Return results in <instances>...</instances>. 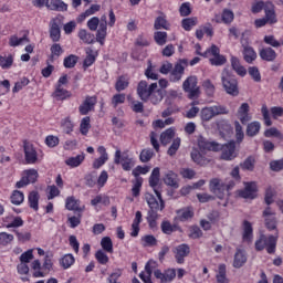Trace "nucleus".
Instances as JSON below:
<instances>
[{
    "mask_svg": "<svg viewBox=\"0 0 283 283\" xmlns=\"http://www.w3.org/2000/svg\"><path fill=\"white\" fill-rule=\"evenodd\" d=\"M197 145L200 147L201 151H222V160H234L238 158V150H235V142H229L226 145L219 144L217 142H211L202 136L197 139Z\"/></svg>",
    "mask_w": 283,
    "mask_h": 283,
    "instance_id": "obj_1",
    "label": "nucleus"
},
{
    "mask_svg": "<svg viewBox=\"0 0 283 283\" xmlns=\"http://www.w3.org/2000/svg\"><path fill=\"white\" fill-rule=\"evenodd\" d=\"M53 258L54 255L52 253H46L42 264L40 260H34L31 263L34 277H45L46 275H50L51 271H54Z\"/></svg>",
    "mask_w": 283,
    "mask_h": 283,
    "instance_id": "obj_2",
    "label": "nucleus"
},
{
    "mask_svg": "<svg viewBox=\"0 0 283 283\" xmlns=\"http://www.w3.org/2000/svg\"><path fill=\"white\" fill-rule=\"evenodd\" d=\"M224 114H229V108H227L224 105L216 104L202 108L200 112V117L205 123H209V120L216 118V116H222Z\"/></svg>",
    "mask_w": 283,
    "mask_h": 283,
    "instance_id": "obj_3",
    "label": "nucleus"
},
{
    "mask_svg": "<svg viewBox=\"0 0 283 283\" xmlns=\"http://www.w3.org/2000/svg\"><path fill=\"white\" fill-rule=\"evenodd\" d=\"M115 165H120L124 171H132L136 167V159L129 155L128 151H120L117 149L114 157Z\"/></svg>",
    "mask_w": 283,
    "mask_h": 283,
    "instance_id": "obj_4",
    "label": "nucleus"
},
{
    "mask_svg": "<svg viewBox=\"0 0 283 283\" xmlns=\"http://www.w3.org/2000/svg\"><path fill=\"white\" fill-rule=\"evenodd\" d=\"M221 83L227 94H230V96H238V94H240V91L238 90V80L231 76L229 71L223 70Z\"/></svg>",
    "mask_w": 283,
    "mask_h": 283,
    "instance_id": "obj_5",
    "label": "nucleus"
},
{
    "mask_svg": "<svg viewBox=\"0 0 283 283\" xmlns=\"http://www.w3.org/2000/svg\"><path fill=\"white\" fill-rule=\"evenodd\" d=\"M277 245V237L276 235H264L261 234L259 240L255 242L256 251H263L266 249L268 253H275V247Z\"/></svg>",
    "mask_w": 283,
    "mask_h": 283,
    "instance_id": "obj_6",
    "label": "nucleus"
},
{
    "mask_svg": "<svg viewBox=\"0 0 283 283\" xmlns=\"http://www.w3.org/2000/svg\"><path fill=\"white\" fill-rule=\"evenodd\" d=\"M203 56L205 59H209L210 64L217 67L227 63V57L220 54V49L214 44H212L210 49H207Z\"/></svg>",
    "mask_w": 283,
    "mask_h": 283,
    "instance_id": "obj_7",
    "label": "nucleus"
},
{
    "mask_svg": "<svg viewBox=\"0 0 283 283\" xmlns=\"http://www.w3.org/2000/svg\"><path fill=\"white\" fill-rule=\"evenodd\" d=\"M233 187V184L224 185L220 179L214 178L210 181V190L216 193L217 197L222 200L226 196H229V189Z\"/></svg>",
    "mask_w": 283,
    "mask_h": 283,
    "instance_id": "obj_8",
    "label": "nucleus"
},
{
    "mask_svg": "<svg viewBox=\"0 0 283 283\" xmlns=\"http://www.w3.org/2000/svg\"><path fill=\"white\" fill-rule=\"evenodd\" d=\"M184 92L188 94L189 98H198L200 87L198 86V77L189 76L182 84Z\"/></svg>",
    "mask_w": 283,
    "mask_h": 283,
    "instance_id": "obj_9",
    "label": "nucleus"
},
{
    "mask_svg": "<svg viewBox=\"0 0 283 283\" xmlns=\"http://www.w3.org/2000/svg\"><path fill=\"white\" fill-rule=\"evenodd\" d=\"M23 147L24 158L28 165H36V163H41V160H43V157L39 155L36 148H34V145L25 142Z\"/></svg>",
    "mask_w": 283,
    "mask_h": 283,
    "instance_id": "obj_10",
    "label": "nucleus"
},
{
    "mask_svg": "<svg viewBox=\"0 0 283 283\" xmlns=\"http://www.w3.org/2000/svg\"><path fill=\"white\" fill-rule=\"evenodd\" d=\"M158 90V83H151L149 86L146 81H140L137 86V94L142 101H149L150 94Z\"/></svg>",
    "mask_w": 283,
    "mask_h": 283,
    "instance_id": "obj_11",
    "label": "nucleus"
},
{
    "mask_svg": "<svg viewBox=\"0 0 283 283\" xmlns=\"http://www.w3.org/2000/svg\"><path fill=\"white\" fill-rule=\"evenodd\" d=\"M155 193L158 199H156V197H154V195L151 193H146V202L151 210L163 211V209H165V201L163 200V196L160 195V191H158V189H155Z\"/></svg>",
    "mask_w": 283,
    "mask_h": 283,
    "instance_id": "obj_12",
    "label": "nucleus"
},
{
    "mask_svg": "<svg viewBox=\"0 0 283 283\" xmlns=\"http://www.w3.org/2000/svg\"><path fill=\"white\" fill-rule=\"evenodd\" d=\"M185 67H187L186 60L177 62L170 71L169 81L171 83H178L181 81L182 76L185 75Z\"/></svg>",
    "mask_w": 283,
    "mask_h": 283,
    "instance_id": "obj_13",
    "label": "nucleus"
},
{
    "mask_svg": "<svg viewBox=\"0 0 283 283\" xmlns=\"http://www.w3.org/2000/svg\"><path fill=\"white\" fill-rule=\"evenodd\" d=\"M207 151H211L209 149H206L202 151V149L199 147L198 149H192L190 156H191V160H193V163H196V165H200L201 167H205V165H209V163H211V159H209V157H207Z\"/></svg>",
    "mask_w": 283,
    "mask_h": 283,
    "instance_id": "obj_14",
    "label": "nucleus"
},
{
    "mask_svg": "<svg viewBox=\"0 0 283 283\" xmlns=\"http://www.w3.org/2000/svg\"><path fill=\"white\" fill-rule=\"evenodd\" d=\"M154 275L161 283L174 282V280H176V269H167L164 272L160 270H156L154 272Z\"/></svg>",
    "mask_w": 283,
    "mask_h": 283,
    "instance_id": "obj_15",
    "label": "nucleus"
},
{
    "mask_svg": "<svg viewBox=\"0 0 283 283\" xmlns=\"http://www.w3.org/2000/svg\"><path fill=\"white\" fill-rule=\"evenodd\" d=\"M96 96H86L78 107V112L82 116H87L88 112H92L96 106Z\"/></svg>",
    "mask_w": 283,
    "mask_h": 283,
    "instance_id": "obj_16",
    "label": "nucleus"
},
{
    "mask_svg": "<svg viewBox=\"0 0 283 283\" xmlns=\"http://www.w3.org/2000/svg\"><path fill=\"white\" fill-rule=\"evenodd\" d=\"M190 251L191 249L187 244L177 245L172 251L175 254L177 264H185V258L189 255Z\"/></svg>",
    "mask_w": 283,
    "mask_h": 283,
    "instance_id": "obj_17",
    "label": "nucleus"
},
{
    "mask_svg": "<svg viewBox=\"0 0 283 283\" xmlns=\"http://www.w3.org/2000/svg\"><path fill=\"white\" fill-rule=\"evenodd\" d=\"M264 19L268 20L269 25L277 23V13L275 12V4L273 2H265Z\"/></svg>",
    "mask_w": 283,
    "mask_h": 283,
    "instance_id": "obj_18",
    "label": "nucleus"
},
{
    "mask_svg": "<svg viewBox=\"0 0 283 283\" xmlns=\"http://www.w3.org/2000/svg\"><path fill=\"white\" fill-rule=\"evenodd\" d=\"M258 193V184L255 181L245 182L244 189L239 192L241 198H249L250 200H253Z\"/></svg>",
    "mask_w": 283,
    "mask_h": 283,
    "instance_id": "obj_19",
    "label": "nucleus"
},
{
    "mask_svg": "<svg viewBox=\"0 0 283 283\" xmlns=\"http://www.w3.org/2000/svg\"><path fill=\"white\" fill-rule=\"evenodd\" d=\"M251 106H249V103H242L237 112V116L239 120L242 123V125H247L249 120H251Z\"/></svg>",
    "mask_w": 283,
    "mask_h": 283,
    "instance_id": "obj_20",
    "label": "nucleus"
},
{
    "mask_svg": "<svg viewBox=\"0 0 283 283\" xmlns=\"http://www.w3.org/2000/svg\"><path fill=\"white\" fill-rule=\"evenodd\" d=\"M157 264H156V261L154 260H149L146 265H145V272H142L139 274V277L140 280L144 282V283H153L151 282V273L154 271V269H156Z\"/></svg>",
    "mask_w": 283,
    "mask_h": 283,
    "instance_id": "obj_21",
    "label": "nucleus"
},
{
    "mask_svg": "<svg viewBox=\"0 0 283 283\" xmlns=\"http://www.w3.org/2000/svg\"><path fill=\"white\" fill-rule=\"evenodd\" d=\"M164 182L167 187H171L172 189H178V187H180L178 175L174 172V170H168L164 175Z\"/></svg>",
    "mask_w": 283,
    "mask_h": 283,
    "instance_id": "obj_22",
    "label": "nucleus"
},
{
    "mask_svg": "<svg viewBox=\"0 0 283 283\" xmlns=\"http://www.w3.org/2000/svg\"><path fill=\"white\" fill-rule=\"evenodd\" d=\"M97 151L101 156H99V158H96L93 161L94 169H101V167H103V165H105V163H107V160H109V155L107 154V149H105L104 146H99L97 148Z\"/></svg>",
    "mask_w": 283,
    "mask_h": 283,
    "instance_id": "obj_23",
    "label": "nucleus"
},
{
    "mask_svg": "<svg viewBox=\"0 0 283 283\" xmlns=\"http://www.w3.org/2000/svg\"><path fill=\"white\" fill-rule=\"evenodd\" d=\"M263 217L265 218V226L270 231H273V229H275L277 221L275 220V212H273V210H271L270 207H268L264 211H263Z\"/></svg>",
    "mask_w": 283,
    "mask_h": 283,
    "instance_id": "obj_24",
    "label": "nucleus"
},
{
    "mask_svg": "<svg viewBox=\"0 0 283 283\" xmlns=\"http://www.w3.org/2000/svg\"><path fill=\"white\" fill-rule=\"evenodd\" d=\"M61 19L55 18L51 21L50 36L52 41L56 42L61 39Z\"/></svg>",
    "mask_w": 283,
    "mask_h": 283,
    "instance_id": "obj_25",
    "label": "nucleus"
},
{
    "mask_svg": "<svg viewBox=\"0 0 283 283\" xmlns=\"http://www.w3.org/2000/svg\"><path fill=\"white\" fill-rule=\"evenodd\" d=\"M233 19H235V14L229 10V9H224L222 11L221 18L220 15H216L214 21L216 23H233Z\"/></svg>",
    "mask_w": 283,
    "mask_h": 283,
    "instance_id": "obj_26",
    "label": "nucleus"
},
{
    "mask_svg": "<svg viewBox=\"0 0 283 283\" xmlns=\"http://www.w3.org/2000/svg\"><path fill=\"white\" fill-rule=\"evenodd\" d=\"M143 222V212L137 211L135 213V219L132 223V238H138V233H140V223Z\"/></svg>",
    "mask_w": 283,
    "mask_h": 283,
    "instance_id": "obj_27",
    "label": "nucleus"
},
{
    "mask_svg": "<svg viewBox=\"0 0 283 283\" xmlns=\"http://www.w3.org/2000/svg\"><path fill=\"white\" fill-rule=\"evenodd\" d=\"M244 264H247V252L238 249L237 253L234 254L233 266L234 269H242Z\"/></svg>",
    "mask_w": 283,
    "mask_h": 283,
    "instance_id": "obj_28",
    "label": "nucleus"
},
{
    "mask_svg": "<svg viewBox=\"0 0 283 283\" xmlns=\"http://www.w3.org/2000/svg\"><path fill=\"white\" fill-rule=\"evenodd\" d=\"M46 8L57 12H65L67 10V6L62 0H46Z\"/></svg>",
    "mask_w": 283,
    "mask_h": 283,
    "instance_id": "obj_29",
    "label": "nucleus"
},
{
    "mask_svg": "<svg viewBox=\"0 0 283 283\" xmlns=\"http://www.w3.org/2000/svg\"><path fill=\"white\" fill-rule=\"evenodd\" d=\"M260 57L262 61L273 62L277 59V53H275V50L271 48H263L260 50Z\"/></svg>",
    "mask_w": 283,
    "mask_h": 283,
    "instance_id": "obj_30",
    "label": "nucleus"
},
{
    "mask_svg": "<svg viewBox=\"0 0 283 283\" xmlns=\"http://www.w3.org/2000/svg\"><path fill=\"white\" fill-rule=\"evenodd\" d=\"M65 207L69 211H83L85 207L81 208V201L74 197L66 198Z\"/></svg>",
    "mask_w": 283,
    "mask_h": 283,
    "instance_id": "obj_31",
    "label": "nucleus"
},
{
    "mask_svg": "<svg viewBox=\"0 0 283 283\" xmlns=\"http://www.w3.org/2000/svg\"><path fill=\"white\" fill-rule=\"evenodd\" d=\"M25 43H30V39L28 38V34H24L22 38H19L17 35H11L9 39L10 48H19V45H25Z\"/></svg>",
    "mask_w": 283,
    "mask_h": 283,
    "instance_id": "obj_32",
    "label": "nucleus"
},
{
    "mask_svg": "<svg viewBox=\"0 0 283 283\" xmlns=\"http://www.w3.org/2000/svg\"><path fill=\"white\" fill-rule=\"evenodd\" d=\"M95 39L97 43L105 45V39H107V27L105 25V23H99Z\"/></svg>",
    "mask_w": 283,
    "mask_h": 283,
    "instance_id": "obj_33",
    "label": "nucleus"
},
{
    "mask_svg": "<svg viewBox=\"0 0 283 283\" xmlns=\"http://www.w3.org/2000/svg\"><path fill=\"white\" fill-rule=\"evenodd\" d=\"M86 59L84 60V67H91V65H94L96 62V56H98V53L96 51H93L92 48H86Z\"/></svg>",
    "mask_w": 283,
    "mask_h": 283,
    "instance_id": "obj_34",
    "label": "nucleus"
},
{
    "mask_svg": "<svg viewBox=\"0 0 283 283\" xmlns=\"http://www.w3.org/2000/svg\"><path fill=\"white\" fill-rule=\"evenodd\" d=\"M243 59L245 63H252L258 59V53H255V50H253V48L245 45L243 46Z\"/></svg>",
    "mask_w": 283,
    "mask_h": 283,
    "instance_id": "obj_35",
    "label": "nucleus"
},
{
    "mask_svg": "<svg viewBox=\"0 0 283 283\" xmlns=\"http://www.w3.org/2000/svg\"><path fill=\"white\" fill-rule=\"evenodd\" d=\"M22 177L29 185H31L36 182L39 178V171H36V169H27L22 171Z\"/></svg>",
    "mask_w": 283,
    "mask_h": 283,
    "instance_id": "obj_36",
    "label": "nucleus"
},
{
    "mask_svg": "<svg viewBox=\"0 0 283 283\" xmlns=\"http://www.w3.org/2000/svg\"><path fill=\"white\" fill-rule=\"evenodd\" d=\"M160 182V168L156 167L153 169L149 177V186L156 191L158 184Z\"/></svg>",
    "mask_w": 283,
    "mask_h": 283,
    "instance_id": "obj_37",
    "label": "nucleus"
},
{
    "mask_svg": "<svg viewBox=\"0 0 283 283\" xmlns=\"http://www.w3.org/2000/svg\"><path fill=\"white\" fill-rule=\"evenodd\" d=\"M231 65L232 70H234L239 76H247V69L240 64V60L238 57H231Z\"/></svg>",
    "mask_w": 283,
    "mask_h": 283,
    "instance_id": "obj_38",
    "label": "nucleus"
},
{
    "mask_svg": "<svg viewBox=\"0 0 283 283\" xmlns=\"http://www.w3.org/2000/svg\"><path fill=\"white\" fill-rule=\"evenodd\" d=\"M155 30H169V22L167 21V15L161 14L156 18L155 24H154Z\"/></svg>",
    "mask_w": 283,
    "mask_h": 283,
    "instance_id": "obj_39",
    "label": "nucleus"
},
{
    "mask_svg": "<svg viewBox=\"0 0 283 283\" xmlns=\"http://www.w3.org/2000/svg\"><path fill=\"white\" fill-rule=\"evenodd\" d=\"M243 240L251 242L253 240V226L249 221L243 222Z\"/></svg>",
    "mask_w": 283,
    "mask_h": 283,
    "instance_id": "obj_40",
    "label": "nucleus"
},
{
    "mask_svg": "<svg viewBox=\"0 0 283 283\" xmlns=\"http://www.w3.org/2000/svg\"><path fill=\"white\" fill-rule=\"evenodd\" d=\"M53 96L56 101H65V98H70L72 94H70V91L63 88V86H55Z\"/></svg>",
    "mask_w": 283,
    "mask_h": 283,
    "instance_id": "obj_41",
    "label": "nucleus"
},
{
    "mask_svg": "<svg viewBox=\"0 0 283 283\" xmlns=\"http://www.w3.org/2000/svg\"><path fill=\"white\" fill-rule=\"evenodd\" d=\"M196 25H198V18L196 17L186 18L181 21V27L184 30H186V32H191Z\"/></svg>",
    "mask_w": 283,
    "mask_h": 283,
    "instance_id": "obj_42",
    "label": "nucleus"
},
{
    "mask_svg": "<svg viewBox=\"0 0 283 283\" xmlns=\"http://www.w3.org/2000/svg\"><path fill=\"white\" fill-rule=\"evenodd\" d=\"M83 160H85V155L81 154L77 155L75 157H70L65 160V165H67V167H80V165L83 163Z\"/></svg>",
    "mask_w": 283,
    "mask_h": 283,
    "instance_id": "obj_43",
    "label": "nucleus"
},
{
    "mask_svg": "<svg viewBox=\"0 0 283 283\" xmlns=\"http://www.w3.org/2000/svg\"><path fill=\"white\" fill-rule=\"evenodd\" d=\"M92 207H96L97 205H103L104 207H109V197L105 195H97L95 198L91 200Z\"/></svg>",
    "mask_w": 283,
    "mask_h": 283,
    "instance_id": "obj_44",
    "label": "nucleus"
},
{
    "mask_svg": "<svg viewBox=\"0 0 283 283\" xmlns=\"http://www.w3.org/2000/svg\"><path fill=\"white\" fill-rule=\"evenodd\" d=\"M101 247L103 251H105L106 253H114V242H112V238L109 237L102 238Z\"/></svg>",
    "mask_w": 283,
    "mask_h": 283,
    "instance_id": "obj_45",
    "label": "nucleus"
},
{
    "mask_svg": "<svg viewBox=\"0 0 283 283\" xmlns=\"http://www.w3.org/2000/svg\"><path fill=\"white\" fill-rule=\"evenodd\" d=\"M217 282L218 283H229L227 279V265L220 264L217 272Z\"/></svg>",
    "mask_w": 283,
    "mask_h": 283,
    "instance_id": "obj_46",
    "label": "nucleus"
},
{
    "mask_svg": "<svg viewBox=\"0 0 283 283\" xmlns=\"http://www.w3.org/2000/svg\"><path fill=\"white\" fill-rule=\"evenodd\" d=\"M127 87H129V80L125 76H119L115 83L116 92H124Z\"/></svg>",
    "mask_w": 283,
    "mask_h": 283,
    "instance_id": "obj_47",
    "label": "nucleus"
},
{
    "mask_svg": "<svg viewBox=\"0 0 283 283\" xmlns=\"http://www.w3.org/2000/svg\"><path fill=\"white\" fill-rule=\"evenodd\" d=\"M174 136H176V132L172 128H168L160 135L161 145H169Z\"/></svg>",
    "mask_w": 283,
    "mask_h": 283,
    "instance_id": "obj_48",
    "label": "nucleus"
},
{
    "mask_svg": "<svg viewBox=\"0 0 283 283\" xmlns=\"http://www.w3.org/2000/svg\"><path fill=\"white\" fill-rule=\"evenodd\" d=\"M146 78H150V81H158L159 76L158 72L154 69V65L151 64V61H148V66L145 71Z\"/></svg>",
    "mask_w": 283,
    "mask_h": 283,
    "instance_id": "obj_49",
    "label": "nucleus"
},
{
    "mask_svg": "<svg viewBox=\"0 0 283 283\" xmlns=\"http://www.w3.org/2000/svg\"><path fill=\"white\" fill-rule=\"evenodd\" d=\"M12 63H14V56L0 55V67H2V70H10L12 67Z\"/></svg>",
    "mask_w": 283,
    "mask_h": 283,
    "instance_id": "obj_50",
    "label": "nucleus"
},
{
    "mask_svg": "<svg viewBox=\"0 0 283 283\" xmlns=\"http://www.w3.org/2000/svg\"><path fill=\"white\" fill-rule=\"evenodd\" d=\"M24 200H25V196L23 195L22 191L14 190L11 193V202H12V205H15V206L23 205Z\"/></svg>",
    "mask_w": 283,
    "mask_h": 283,
    "instance_id": "obj_51",
    "label": "nucleus"
},
{
    "mask_svg": "<svg viewBox=\"0 0 283 283\" xmlns=\"http://www.w3.org/2000/svg\"><path fill=\"white\" fill-rule=\"evenodd\" d=\"M78 39H81L83 43H86L87 45H90V43L94 41V34L87 32V30L85 29H82L78 31Z\"/></svg>",
    "mask_w": 283,
    "mask_h": 283,
    "instance_id": "obj_52",
    "label": "nucleus"
},
{
    "mask_svg": "<svg viewBox=\"0 0 283 283\" xmlns=\"http://www.w3.org/2000/svg\"><path fill=\"white\" fill-rule=\"evenodd\" d=\"M76 63H78V56L71 54L66 57H64L63 65L67 70H72V67L76 66Z\"/></svg>",
    "mask_w": 283,
    "mask_h": 283,
    "instance_id": "obj_53",
    "label": "nucleus"
},
{
    "mask_svg": "<svg viewBox=\"0 0 283 283\" xmlns=\"http://www.w3.org/2000/svg\"><path fill=\"white\" fill-rule=\"evenodd\" d=\"M201 86L207 96H213V94H216V85H213L211 80H205Z\"/></svg>",
    "mask_w": 283,
    "mask_h": 283,
    "instance_id": "obj_54",
    "label": "nucleus"
},
{
    "mask_svg": "<svg viewBox=\"0 0 283 283\" xmlns=\"http://www.w3.org/2000/svg\"><path fill=\"white\" fill-rule=\"evenodd\" d=\"M90 123H91L90 117L86 116V117L82 118L81 124H80V132H81L82 136H87V134L92 127V125Z\"/></svg>",
    "mask_w": 283,
    "mask_h": 283,
    "instance_id": "obj_55",
    "label": "nucleus"
},
{
    "mask_svg": "<svg viewBox=\"0 0 283 283\" xmlns=\"http://www.w3.org/2000/svg\"><path fill=\"white\" fill-rule=\"evenodd\" d=\"M74 262H76V259H74V255L72 254H65L61 260L60 264L63 269H70Z\"/></svg>",
    "mask_w": 283,
    "mask_h": 283,
    "instance_id": "obj_56",
    "label": "nucleus"
},
{
    "mask_svg": "<svg viewBox=\"0 0 283 283\" xmlns=\"http://www.w3.org/2000/svg\"><path fill=\"white\" fill-rule=\"evenodd\" d=\"M260 122H252L247 127V134L248 136H258L260 134Z\"/></svg>",
    "mask_w": 283,
    "mask_h": 283,
    "instance_id": "obj_57",
    "label": "nucleus"
},
{
    "mask_svg": "<svg viewBox=\"0 0 283 283\" xmlns=\"http://www.w3.org/2000/svg\"><path fill=\"white\" fill-rule=\"evenodd\" d=\"M179 220H189L193 218V208H184L181 210H178Z\"/></svg>",
    "mask_w": 283,
    "mask_h": 283,
    "instance_id": "obj_58",
    "label": "nucleus"
},
{
    "mask_svg": "<svg viewBox=\"0 0 283 283\" xmlns=\"http://www.w3.org/2000/svg\"><path fill=\"white\" fill-rule=\"evenodd\" d=\"M29 205L34 211H39V192L32 191L29 195Z\"/></svg>",
    "mask_w": 283,
    "mask_h": 283,
    "instance_id": "obj_59",
    "label": "nucleus"
},
{
    "mask_svg": "<svg viewBox=\"0 0 283 283\" xmlns=\"http://www.w3.org/2000/svg\"><path fill=\"white\" fill-rule=\"evenodd\" d=\"M30 85V80L28 77H22L18 82H15L14 87L12 90L13 94H17L23 90V87H28Z\"/></svg>",
    "mask_w": 283,
    "mask_h": 283,
    "instance_id": "obj_60",
    "label": "nucleus"
},
{
    "mask_svg": "<svg viewBox=\"0 0 283 283\" xmlns=\"http://www.w3.org/2000/svg\"><path fill=\"white\" fill-rule=\"evenodd\" d=\"M264 136L265 138H279V140H283V135L282 133L275 128V127H272V128H269L264 132Z\"/></svg>",
    "mask_w": 283,
    "mask_h": 283,
    "instance_id": "obj_61",
    "label": "nucleus"
},
{
    "mask_svg": "<svg viewBox=\"0 0 283 283\" xmlns=\"http://www.w3.org/2000/svg\"><path fill=\"white\" fill-rule=\"evenodd\" d=\"M95 259L97 260L98 264H103V265H105L109 262V256L103 250L96 251Z\"/></svg>",
    "mask_w": 283,
    "mask_h": 283,
    "instance_id": "obj_62",
    "label": "nucleus"
},
{
    "mask_svg": "<svg viewBox=\"0 0 283 283\" xmlns=\"http://www.w3.org/2000/svg\"><path fill=\"white\" fill-rule=\"evenodd\" d=\"M14 240V235L8 232H0V247H8Z\"/></svg>",
    "mask_w": 283,
    "mask_h": 283,
    "instance_id": "obj_63",
    "label": "nucleus"
},
{
    "mask_svg": "<svg viewBox=\"0 0 283 283\" xmlns=\"http://www.w3.org/2000/svg\"><path fill=\"white\" fill-rule=\"evenodd\" d=\"M154 39L157 45H165L167 43V32L157 31L155 32Z\"/></svg>",
    "mask_w": 283,
    "mask_h": 283,
    "instance_id": "obj_64",
    "label": "nucleus"
}]
</instances>
